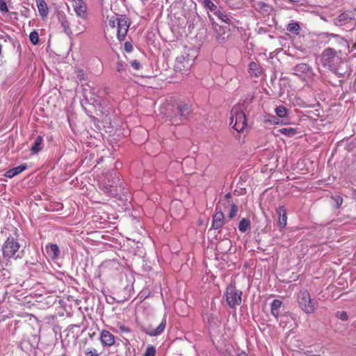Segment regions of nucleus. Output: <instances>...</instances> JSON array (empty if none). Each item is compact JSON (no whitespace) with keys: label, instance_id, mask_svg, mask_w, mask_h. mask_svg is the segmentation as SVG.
Masks as SVG:
<instances>
[{"label":"nucleus","instance_id":"f257e3e1","mask_svg":"<svg viewBox=\"0 0 356 356\" xmlns=\"http://www.w3.org/2000/svg\"><path fill=\"white\" fill-rule=\"evenodd\" d=\"M341 51L327 48L321 54V61L323 67L327 68L340 77H344L348 73L347 64L340 56Z\"/></svg>","mask_w":356,"mask_h":356},{"label":"nucleus","instance_id":"f03ea898","mask_svg":"<svg viewBox=\"0 0 356 356\" xmlns=\"http://www.w3.org/2000/svg\"><path fill=\"white\" fill-rule=\"evenodd\" d=\"M130 26V21L126 15H114L108 19L106 25L107 31H111L112 33H116L117 38L119 40H124L129 28Z\"/></svg>","mask_w":356,"mask_h":356},{"label":"nucleus","instance_id":"7ed1b4c3","mask_svg":"<svg viewBox=\"0 0 356 356\" xmlns=\"http://www.w3.org/2000/svg\"><path fill=\"white\" fill-rule=\"evenodd\" d=\"M192 113V109L187 104H179L177 106H170L165 113L166 120L172 124H179L183 120L188 119Z\"/></svg>","mask_w":356,"mask_h":356},{"label":"nucleus","instance_id":"20e7f679","mask_svg":"<svg viewBox=\"0 0 356 356\" xmlns=\"http://www.w3.org/2000/svg\"><path fill=\"white\" fill-rule=\"evenodd\" d=\"M291 44L293 51H291V56L300 59L308 55V49L305 45V34L291 35Z\"/></svg>","mask_w":356,"mask_h":356},{"label":"nucleus","instance_id":"39448f33","mask_svg":"<svg viewBox=\"0 0 356 356\" xmlns=\"http://www.w3.org/2000/svg\"><path fill=\"white\" fill-rule=\"evenodd\" d=\"M297 302L301 309L307 314L314 313L318 306L317 300L312 299L308 291L305 289L298 293Z\"/></svg>","mask_w":356,"mask_h":356},{"label":"nucleus","instance_id":"423d86ee","mask_svg":"<svg viewBox=\"0 0 356 356\" xmlns=\"http://www.w3.org/2000/svg\"><path fill=\"white\" fill-rule=\"evenodd\" d=\"M230 125L238 133L242 132L247 127V120L243 111L234 108L230 117Z\"/></svg>","mask_w":356,"mask_h":356},{"label":"nucleus","instance_id":"0eeeda50","mask_svg":"<svg viewBox=\"0 0 356 356\" xmlns=\"http://www.w3.org/2000/svg\"><path fill=\"white\" fill-rule=\"evenodd\" d=\"M242 291L237 289L234 285H229L225 291L226 300L231 308L240 305L242 301Z\"/></svg>","mask_w":356,"mask_h":356},{"label":"nucleus","instance_id":"6e6552de","mask_svg":"<svg viewBox=\"0 0 356 356\" xmlns=\"http://www.w3.org/2000/svg\"><path fill=\"white\" fill-rule=\"evenodd\" d=\"M19 249L17 239L13 236H8L2 246V252L4 258L13 257Z\"/></svg>","mask_w":356,"mask_h":356},{"label":"nucleus","instance_id":"1a4fd4ad","mask_svg":"<svg viewBox=\"0 0 356 356\" xmlns=\"http://www.w3.org/2000/svg\"><path fill=\"white\" fill-rule=\"evenodd\" d=\"M191 66L190 59L181 55L176 58L174 68L176 72L184 74L190 70Z\"/></svg>","mask_w":356,"mask_h":356},{"label":"nucleus","instance_id":"9d476101","mask_svg":"<svg viewBox=\"0 0 356 356\" xmlns=\"http://www.w3.org/2000/svg\"><path fill=\"white\" fill-rule=\"evenodd\" d=\"M72 3V7L74 8L76 15L81 17L85 18L87 10V6L83 0H71Z\"/></svg>","mask_w":356,"mask_h":356},{"label":"nucleus","instance_id":"9b49d317","mask_svg":"<svg viewBox=\"0 0 356 356\" xmlns=\"http://www.w3.org/2000/svg\"><path fill=\"white\" fill-rule=\"evenodd\" d=\"M354 18V13L351 11H346L339 15L337 17L334 19V24L336 26H341Z\"/></svg>","mask_w":356,"mask_h":356},{"label":"nucleus","instance_id":"f8f14e48","mask_svg":"<svg viewBox=\"0 0 356 356\" xmlns=\"http://www.w3.org/2000/svg\"><path fill=\"white\" fill-rule=\"evenodd\" d=\"M277 225L280 228H284L287 224V209L284 206H280L276 209Z\"/></svg>","mask_w":356,"mask_h":356},{"label":"nucleus","instance_id":"ddd939ff","mask_svg":"<svg viewBox=\"0 0 356 356\" xmlns=\"http://www.w3.org/2000/svg\"><path fill=\"white\" fill-rule=\"evenodd\" d=\"M115 336L108 330H104L100 333V341L104 346H112L115 343Z\"/></svg>","mask_w":356,"mask_h":356},{"label":"nucleus","instance_id":"4468645a","mask_svg":"<svg viewBox=\"0 0 356 356\" xmlns=\"http://www.w3.org/2000/svg\"><path fill=\"white\" fill-rule=\"evenodd\" d=\"M165 325L166 321L163 318L156 328L153 327L152 325L147 326L145 329V332L147 334L152 337L159 335L164 332Z\"/></svg>","mask_w":356,"mask_h":356},{"label":"nucleus","instance_id":"2eb2a0df","mask_svg":"<svg viewBox=\"0 0 356 356\" xmlns=\"http://www.w3.org/2000/svg\"><path fill=\"white\" fill-rule=\"evenodd\" d=\"M312 72V68L308 64L300 63L294 67V74L299 77H305Z\"/></svg>","mask_w":356,"mask_h":356},{"label":"nucleus","instance_id":"dca6fc26","mask_svg":"<svg viewBox=\"0 0 356 356\" xmlns=\"http://www.w3.org/2000/svg\"><path fill=\"white\" fill-rule=\"evenodd\" d=\"M248 70V73L251 76H254L257 78L261 76L264 72V70L261 65L259 63L254 61L250 63Z\"/></svg>","mask_w":356,"mask_h":356},{"label":"nucleus","instance_id":"f3484780","mask_svg":"<svg viewBox=\"0 0 356 356\" xmlns=\"http://www.w3.org/2000/svg\"><path fill=\"white\" fill-rule=\"evenodd\" d=\"M225 223V216L221 211H217L213 216L211 227L214 229H218L223 226Z\"/></svg>","mask_w":356,"mask_h":356},{"label":"nucleus","instance_id":"a211bd4d","mask_svg":"<svg viewBox=\"0 0 356 356\" xmlns=\"http://www.w3.org/2000/svg\"><path fill=\"white\" fill-rule=\"evenodd\" d=\"M35 2L40 15L42 18L46 17L49 14V8L47 3L44 0H35Z\"/></svg>","mask_w":356,"mask_h":356},{"label":"nucleus","instance_id":"6ab92c4d","mask_svg":"<svg viewBox=\"0 0 356 356\" xmlns=\"http://www.w3.org/2000/svg\"><path fill=\"white\" fill-rule=\"evenodd\" d=\"M46 251L48 255L52 259L58 258L60 250L56 244H49L46 246Z\"/></svg>","mask_w":356,"mask_h":356},{"label":"nucleus","instance_id":"aec40b11","mask_svg":"<svg viewBox=\"0 0 356 356\" xmlns=\"http://www.w3.org/2000/svg\"><path fill=\"white\" fill-rule=\"evenodd\" d=\"M27 168V166L26 165H20L15 168H13L9 170H8L5 173V176L8 178H13L15 176L20 174L24 170H25Z\"/></svg>","mask_w":356,"mask_h":356},{"label":"nucleus","instance_id":"412c9836","mask_svg":"<svg viewBox=\"0 0 356 356\" xmlns=\"http://www.w3.org/2000/svg\"><path fill=\"white\" fill-rule=\"evenodd\" d=\"M43 138L41 136H38L32 147H31V152L32 154H38L42 148Z\"/></svg>","mask_w":356,"mask_h":356},{"label":"nucleus","instance_id":"4be33fe9","mask_svg":"<svg viewBox=\"0 0 356 356\" xmlns=\"http://www.w3.org/2000/svg\"><path fill=\"white\" fill-rule=\"evenodd\" d=\"M250 220L247 218H243L238 225V229L241 233H245L250 227Z\"/></svg>","mask_w":356,"mask_h":356},{"label":"nucleus","instance_id":"5701e85b","mask_svg":"<svg viewBox=\"0 0 356 356\" xmlns=\"http://www.w3.org/2000/svg\"><path fill=\"white\" fill-rule=\"evenodd\" d=\"M304 34L299 23L296 22H291V35Z\"/></svg>","mask_w":356,"mask_h":356},{"label":"nucleus","instance_id":"b1692460","mask_svg":"<svg viewBox=\"0 0 356 356\" xmlns=\"http://www.w3.org/2000/svg\"><path fill=\"white\" fill-rule=\"evenodd\" d=\"M214 15L218 18L220 19V20H222L223 22L227 24H232V21L229 17L228 15H227L226 13L220 11V10H216L214 12Z\"/></svg>","mask_w":356,"mask_h":356},{"label":"nucleus","instance_id":"393cba45","mask_svg":"<svg viewBox=\"0 0 356 356\" xmlns=\"http://www.w3.org/2000/svg\"><path fill=\"white\" fill-rule=\"evenodd\" d=\"M281 306L282 302L279 300H274L271 303V312L275 316L277 317Z\"/></svg>","mask_w":356,"mask_h":356},{"label":"nucleus","instance_id":"a878e982","mask_svg":"<svg viewBox=\"0 0 356 356\" xmlns=\"http://www.w3.org/2000/svg\"><path fill=\"white\" fill-rule=\"evenodd\" d=\"M202 3L210 11H215L217 8L216 5L211 0H202Z\"/></svg>","mask_w":356,"mask_h":356},{"label":"nucleus","instance_id":"bb28decb","mask_svg":"<svg viewBox=\"0 0 356 356\" xmlns=\"http://www.w3.org/2000/svg\"><path fill=\"white\" fill-rule=\"evenodd\" d=\"M29 40L33 44H37L39 42V35L36 31L30 33Z\"/></svg>","mask_w":356,"mask_h":356},{"label":"nucleus","instance_id":"cd10ccee","mask_svg":"<svg viewBox=\"0 0 356 356\" xmlns=\"http://www.w3.org/2000/svg\"><path fill=\"white\" fill-rule=\"evenodd\" d=\"M275 112L277 116L282 118L286 115L288 111L284 106H280L276 108Z\"/></svg>","mask_w":356,"mask_h":356},{"label":"nucleus","instance_id":"c85d7f7f","mask_svg":"<svg viewBox=\"0 0 356 356\" xmlns=\"http://www.w3.org/2000/svg\"><path fill=\"white\" fill-rule=\"evenodd\" d=\"M331 199L334 201L337 208H339L343 204V198L340 195H334L331 197Z\"/></svg>","mask_w":356,"mask_h":356},{"label":"nucleus","instance_id":"c756f323","mask_svg":"<svg viewBox=\"0 0 356 356\" xmlns=\"http://www.w3.org/2000/svg\"><path fill=\"white\" fill-rule=\"evenodd\" d=\"M156 349L152 346H149L144 353V356H155Z\"/></svg>","mask_w":356,"mask_h":356},{"label":"nucleus","instance_id":"7c9ffc66","mask_svg":"<svg viewBox=\"0 0 356 356\" xmlns=\"http://www.w3.org/2000/svg\"><path fill=\"white\" fill-rule=\"evenodd\" d=\"M336 317H337L338 318H339L340 320H341L343 321H346L348 319V314L345 311L337 312L336 313Z\"/></svg>","mask_w":356,"mask_h":356},{"label":"nucleus","instance_id":"2f4dec72","mask_svg":"<svg viewBox=\"0 0 356 356\" xmlns=\"http://www.w3.org/2000/svg\"><path fill=\"white\" fill-rule=\"evenodd\" d=\"M237 212H238V207L236 206V204H233L231 207V209H230V211L229 213V218H234L236 216Z\"/></svg>","mask_w":356,"mask_h":356},{"label":"nucleus","instance_id":"473e14b6","mask_svg":"<svg viewBox=\"0 0 356 356\" xmlns=\"http://www.w3.org/2000/svg\"><path fill=\"white\" fill-rule=\"evenodd\" d=\"M76 74L77 79L80 81H82L83 80H85L86 78H85V73H84L83 70H82V69L76 70Z\"/></svg>","mask_w":356,"mask_h":356},{"label":"nucleus","instance_id":"72a5a7b5","mask_svg":"<svg viewBox=\"0 0 356 356\" xmlns=\"http://www.w3.org/2000/svg\"><path fill=\"white\" fill-rule=\"evenodd\" d=\"M296 134H300V136H302L303 134V131L300 130V129L297 127H291V136L296 135Z\"/></svg>","mask_w":356,"mask_h":356},{"label":"nucleus","instance_id":"f704fd0d","mask_svg":"<svg viewBox=\"0 0 356 356\" xmlns=\"http://www.w3.org/2000/svg\"><path fill=\"white\" fill-rule=\"evenodd\" d=\"M131 65L136 70H139L141 68V65L139 61L137 60H134L130 62Z\"/></svg>","mask_w":356,"mask_h":356},{"label":"nucleus","instance_id":"c9c22d12","mask_svg":"<svg viewBox=\"0 0 356 356\" xmlns=\"http://www.w3.org/2000/svg\"><path fill=\"white\" fill-rule=\"evenodd\" d=\"M0 11L3 13L8 12L7 4L3 0H0Z\"/></svg>","mask_w":356,"mask_h":356},{"label":"nucleus","instance_id":"e433bc0d","mask_svg":"<svg viewBox=\"0 0 356 356\" xmlns=\"http://www.w3.org/2000/svg\"><path fill=\"white\" fill-rule=\"evenodd\" d=\"M86 354L87 355H90V356H99V353L95 349L88 350H86Z\"/></svg>","mask_w":356,"mask_h":356},{"label":"nucleus","instance_id":"4c0bfd02","mask_svg":"<svg viewBox=\"0 0 356 356\" xmlns=\"http://www.w3.org/2000/svg\"><path fill=\"white\" fill-rule=\"evenodd\" d=\"M124 50L127 52H131L133 50L132 44L129 42H125L124 43Z\"/></svg>","mask_w":356,"mask_h":356},{"label":"nucleus","instance_id":"58836bf2","mask_svg":"<svg viewBox=\"0 0 356 356\" xmlns=\"http://www.w3.org/2000/svg\"><path fill=\"white\" fill-rule=\"evenodd\" d=\"M118 327L122 332L128 333L130 332V329L124 325H119Z\"/></svg>","mask_w":356,"mask_h":356},{"label":"nucleus","instance_id":"ea45409f","mask_svg":"<svg viewBox=\"0 0 356 356\" xmlns=\"http://www.w3.org/2000/svg\"><path fill=\"white\" fill-rule=\"evenodd\" d=\"M117 71L120 72L124 70V64L122 62H118L117 64Z\"/></svg>","mask_w":356,"mask_h":356},{"label":"nucleus","instance_id":"a19ab883","mask_svg":"<svg viewBox=\"0 0 356 356\" xmlns=\"http://www.w3.org/2000/svg\"><path fill=\"white\" fill-rule=\"evenodd\" d=\"M277 131L283 134H285V135L289 134V129H288V128L279 129Z\"/></svg>","mask_w":356,"mask_h":356},{"label":"nucleus","instance_id":"79ce46f5","mask_svg":"<svg viewBox=\"0 0 356 356\" xmlns=\"http://www.w3.org/2000/svg\"><path fill=\"white\" fill-rule=\"evenodd\" d=\"M227 38V37L226 38L225 36H223V37H221L220 35L216 36V39L218 41V42H220V43L225 42Z\"/></svg>","mask_w":356,"mask_h":356},{"label":"nucleus","instance_id":"37998d69","mask_svg":"<svg viewBox=\"0 0 356 356\" xmlns=\"http://www.w3.org/2000/svg\"><path fill=\"white\" fill-rule=\"evenodd\" d=\"M306 0H291V2H294L299 3L300 5H303L305 3Z\"/></svg>","mask_w":356,"mask_h":356},{"label":"nucleus","instance_id":"c03bdc74","mask_svg":"<svg viewBox=\"0 0 356 356\" xmlns=\"http://www.w3.org/2000/svg\"><path fill=\"white\" fill-rule=\"evenodd\" d=\"M352 195H353V197L356 199V188H353L352 190Z\"/></svg>","mask_w":356,"mask_h":356},{"label":"nucleus","instance_id":"a18cd8bd","mask_svg":"<svg viewBox=\"0 0 356 356\" xmlns=\"http://www.w3.org/2000/svg\"><path fill=\"white\" fill-rule=\"evenodd\" d=\"M237 356H248V355L245 352H241V353L238 354Z\"/></svg>","mask_w":356,"mask_h":356},{"label":"nucleus","instance_id":"49530a36","mask_svg":"<svg viewBox=\"0 0 356 356\" xmlns=\"http://www.w3.org/2000/svg\"><path fill=\"white\" fill-rule=\"evenodd\" d=\"M231 196L232 195H231V194L229 193L225 195V197L226 198H229V197H231Z\"/></svg>","mask_w":356,"mask_h":356}]
</instances>
